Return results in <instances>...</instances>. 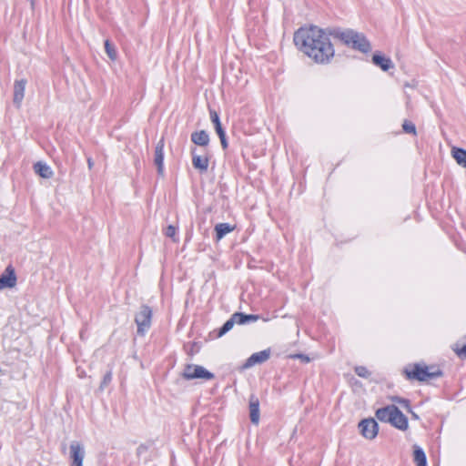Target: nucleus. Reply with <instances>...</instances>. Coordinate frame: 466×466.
<instances>
[{
  "label": "nucleus",
  "instance_id": "obj_1",
  "mask_svg": "<svg viewBox=\"0 0 466 466\" xmlns=\"http://www.w3.org/2000/svg\"><path fill=\"white\" fill-rule=\"evenodd\" d=\"M293 41L299 51L317 64H327L334 56V47L329 35L316 25L298 29Z\"/></svg>",
  "mask_w": 466,
  "mask_h": 466
},
{
  "label": "nucleus",
  "instance_id": "obj_2",
  "mask_svg": "<svg viewBox=\"0 0 466 466\" xmlns=\"http://www.w3.org/2000/svg\"><path fill=\"white\" fill-rule=\"evenodd\" d=\"M331 35L339 39L344 45L358 50L363 54H368L371 50V45L364 34L352 29L339 30L335 29Z\"/></svg>",
  "mask_w": 466,
  "mask_h": 466
},
{
  "label": "nucleus",
  "instance_id": "obj_3",
  "mask_svg": "<svg viewBox=\"0 0 466 466\" xmlns=\"http://www.w3.org/2000/svg\"><path fill=\"white\" fill-rule=\"evenodd\" d=\"M376 417L379 420L390 422L400 431H406L409 427L407 417L395 405H389L377 410Z\"/></svg>",
  "mask_w": 466,
  "mask_h": 466
},
{
  "label": "nucleus",
  "instance_id": "obj_4",
  "mask_svg": "<svg viewBox=\"0 0 466 466\" xmlns=\"http://www.w3.org/2000/svg\"><path fill=\"white\" fill-rule=\"evenodd\" d=\"M404 373L409 380H415L418 381H427L441 376L440 369L421 364L407 366L404 370Z\"/></svg>",
  "mask_w": 466,
  "mask_h": 466
},
{
  "label": "nucleus",
  "instance_id": "obj_5",
  "mask_svg": "<svg viewBox=\"0 0 466 466\" xmlns=\"http://www.w3.org/2000/svg\"><path fill=\"white\" fill-rule=\"evenodd\" d=\"M182 376L188 380L195 379L209 380L214 378V374L207 370L204 367L194 364L187 365L184 369Z\"/></svg>",
  "mask_w": 466,
  "mask_h": 466
},
{
  "label": "nucleus",
  "instance_id": "obj_6",
  "mask_svg": "<svg viewBox=\"0 0 466 466\" xmlns=\"http://www.w3.org/2000/svg\"><path fill=\"white\" fill-rule=\"evenodd\" d=\"M359 429L361 435L368 440H373L379 431L378 423L371 418L362 420L359 423Z\"/></svg>",
  "mask_w": 466,
  "mask_h": 466
},
{
  "label": "nucleus",
  "instance_id": "obj_7",
  "mask_svg": "<svg viewBox=\"0 0 466 466\" xmlns=\"http://www.w3.org/2000/svg\"><path fill=\"white\" fill-rule=\"evenodd\" d=\"M70 459L72 461L71 466H83L85 458V448L79 441H72L70 444Z\"/></svg>",
  "mask_w": 466,
  "mask_h": 466
},
{
  "label": "nucleus",
  "instance_id": "obj_8",
  "mask_svg": "<svg viewBox=\"0 0 466 466\" xmlns=\"http://www.w3.org/2000/svg\"><path fill=\"white\" fill-rule=\"evenodd\" d=\"M270 357V350H264L256 353H253L243 364L242 369L247 370L257 364L266 362Z\"/></svg>",
  "mask_w": 466,
  "mask_h": 466
},
{
  "label": "nucleus",
  "instance_id": "obj_9",
  "mask_svg": "<svg viewBox=\"0 0 466 466\" xmlns=\"http://www.w3.org/2000/svg\"><path fill=\"white\" fill-rule=\"evenodd\" d=\"M164 147L165 141L162 137L157 143L154 154V163L157 166V173L161 176L164 174Z\"/></svg>",
  "mask_w": 466,
  "mask_h": 466
},
{
  "label": "nucleus",
  "instance_id": "obj_10",
  "mask_svg": "<svg viewBox=\"0 0 466 466\" xmlns=\"http://www.w3.org/2000/svg\"><path fill=\"white\" fill-rule=\"evenodd\" d=\"M16 284V276L14 268L8 266L5 272L0 276V289L5 288H13Z\"/></svg>",
  "mask_w": 466,
  "mask_h": 466
},
{
  "label": "nucleus",
  "instance_id": "obj_11",
  "mask_svg": "<svg viewBox=\"0 0 466 466\" xmlns=\"http://www.w3.org/2000/svg\"><path fill=\"white\" fill-rule=\"evenodd\" d=\"M192 154V165L193 167L199 170L201 173L206 172L208 168L209 159L207 156L198 155L196 153V148L191 150Z\"/></svg>",
  "mask_w": 466,
  "mask_h": 466
},
{
  "label": "nucleus",
  "instance_id": "obj_12",
  "mask_svg": "<svg viewBox=\"0 0 466 466\" xmlns=\"http://www.w3.org/2000/svg\"><path fill=\"white\" fill-rule=\"evenodd\" d=\"M25 85L26 80L25 79H20L15 80L14 84V103L16 105L17 107L21 106V103L25 96Z\"/></svg>",
  "mask_w": 466,
  "mask_h": 466
},
{
  "label": "nucleus",
  "instance_id": "obj_13",
  "mask_svg": "<svg viewBox=\"0 0 466 466\" xmlns=\"http://www.w3.org/2000/svg\"><path fill=\"white\" fill-rule=\"evenodd\" d=\"M372 62L385 72L394 67V65L390 57L381 56L380 54H374L372 56Z\"/></svg>",
  "mask_w": 466,
  "mask_h": 466
},
{
  "label": "nucleus",
  "instance_id": "obj_14",
  "mask_svg": "<svg viewBox=\"0 0 466 466\" xmlns=\"http://www.w3.org/2000/svg\"><path fill=\"white\" fill-rule=\"evenodd\" d=\"M249 416L252 423L258 424L259 422V401L254 396H251L249 400Z\"/></svg>",
  "mask_w": 466,
  "mask_h": 466
},
{
  "label": "nucleus",
  "instance_id": "obj_15",
  "mask_svg": "<svg viewBox=\"0 0 466 466\" xmlns=\"http://www.w3.org/2000/svg\"><path fill=\"white\" fill-rule=\"evenodd\" d=\"M191 141L199 147H207L209 143V136L205 130L196 131L191 134Z\"/></svg>",
  "mask_w": 466,
  "mask_h": 466
},
{
  "label": "nucleus",
  "instance_id": "obj_16",
  "mask_svg": "<svg viewBox=\"0 0 466 466\" xmlns=\"http://www.w3.org/2000/svg\"><path fill=\"white\" fill-rule=\"evenodd\" d=\"M34 170L37 175H39L43 178H50L54 175V172L51 169V167L47 164L41 161L36 162L34 165Z\"/></svg>",
  "mask_w": 466,
  "mask_h": 466
},
{
  "label": "nucleus",
  "instance_id": "obj_17",
  "mask_svg": "<svg viewBox=\"0 0 466 466\" xmlns=\"http://www.w3.org/2000/svg\"><path fill=\"white\" fill-rule=\"evenodd\" d=\"M235 229L234 226L228 223H218L215 226L216 239L218 241L223 238L227 234Z\"/></svg>",
  "mask_w": 466,
  "mask_h": 466
},
{
  "label": "nucleus",
  "instance_id": "obj_18",
  "mask_svg": "<svg viewBox=\"0 0 466 466\" xmlns=\"http://www.w3.org/2000/svg\"><path fill=\"white\" fill-rule=\"evenodd\" d=\"M413 460L417 466H427L425 452L418 445H413Z\"/></svg>",
  "mask_w": 466,
  "mask_h": 466
},
{
  "label": "nucleus",
  "instance_id": "obj_19",
  "mask_svg": "<svg viewBox=\"0 0 466 466\" xmlns=\"http://www.w3.org/2000/svg\"><path fill=\"white\" fill-rule=\"evenodd\" d=\"M452 157L456 160V162L463 167H466V150L460 147H453L451 150Z\"/></svg>",
  "mask_w": 466,
  "mask_h": 466
},
{
  "label": "nucleus",
  "instance_id": "obj_20",
  "mask_svg": "<svg viewBox=\"0 0 466 466\" xmlns=\"http://www.w3.org/2000/svg\"><path fill=\"white\" fill-rule=\"evenodd\" d=\"M452 349L459 358L466 359V337L455 342Z\"/></svg>",
  "mask_w": 466,
  "mask_h": 466
},
{
  "label": "nucleus",
  "instance_id": "obj_21",
  "mask_svg": "<svg viewBox=\"0 0 466 466\" xmlns=\"http://www.w3.org/2000/svg\"><path fill=\"white\" fill-rule=\"evenodd\" d=\"M152 318V309L147 305L141 306L135 320H150Z\"/></svg>",
  "mask_w": 466,
  "mask_h": 466
},
{
  "label": "nucleus",
  "instance_id": "obj_22",
  "mask_svg": "<svg viewBox=\"0 0 466 466\" xmlns=\"http://www.w3.org/2000/svg\"><path fill=\"white\" fill-rule=\"evenodd\" d=\"M209 114H210L211 122L214 124L217 134L222 135L223 133H225V131L221 126V123H220L219 116L217 113V111L210 110Z\"/></svg>",
  "mask_w": 466,
  "mask_h": 466
},
{
  "label": "nucleus",
  "instance_id": "obj_23",
  "mask_svg": "<svg viewBox=\"0 0 466 466\" xmlns=\"http://www.w3.org/2000/svg\"><path fill=\"white\" fill-rule=\"evenodd\" d=\"M228 320H258V315H252V314H244L239 312H235L231 315V317L228 319Z\"/></svg>",
  "mask_w": 466,
  "mask_h": 466
},
{
  "label": "nucleus",
  "instance_id": "obj_24",
  "mask_svg": "<svg viewBox=\"0 0 466 466\" xmlns=\"http://www.w3.org/2000/svg\"><path fill=\"white\" fill-rule=\"evenodd\" d=\"M234 323L235 322H225L224 326L218 331L214 330L213 332H211L210 337L214 339L222 337L224 334H226L233 328Z\"/></svg>",
  "mask_w": 466,
  "mask_h": 466
},
{
  "label": "nucleus",
  "instance_id": "obj_25",
  "mask_svg": "<svg viewBox=\"0 0 466 466\" xmlns=\"http://www.w3.org/2000/svg\"><path fill=\"white\" fill-rule=\"evenodd\" d=\"M105 50L110 59L115 60L116 58L115 46L108 40L105 42Z\"/></svg>",
  "mask_w": 466,
  "mask_h": 466
},
{
  "label": "nucleus",
  "instance_id": "obj_26",
  "mask_svg": "<svg viewBox=\"0 0 466 466\" xmlns=\"http://www.w3.org/2000/svg\"><path fill=\"white\" fill-rule=\"evenodd\" d=\"M403 131L407 134L416 135V127L415 125L408 120H405L402 124Z\"/></svg>",
  "mask_w": 466,
  "mask_h": 466
},
{
  "label": "nucleus",
  "instance_id": "obj_27",
  "mask_svg": "<svg viewBox=\"0 0 466 466\" xmlns=\"http://www.w3.org/2000/svg\"><path fill=\"white\" fill-rule=\"evenodd\" d=\"M392 400L394 402L400 404L402 408L406 409L407 411L412 412L411 409H410V401L408 400L402 399V398H400V397H393Z\"/></svg>",
  "mask_w": 466,
  "mask_h": 466
},
{
  "label": "nucleus",
  "instance_id": "obj_28",
  "mask_svg": "<svg viewBox=\"0 0 466 466\" xmlns=\"http://www.w3.org/2000/svg\"><path fill=\"white\" fill-rule=\"evenodd\" d=\"M150 328V322H137V334L143 336Z\"/></svg>",
  "mask_w": 466,
  "mask_h": 466
},
{
  "label": "nucleus",
  "instance_id": "obj_29",
  "mask_svg": "<svg viewBox=\"0 0 466 466\" xmlns=\"http://www.w3.org/2000/svg\"><path fill=\"white\" fill-rule=\"evenodd\" d=\"M165 235L167 238H171L174 242L177 241V239L175 238V237L177 235V228L176 227H174L172 225H169L168 227H167V228L165 230Z\"/></svg>",
  "mask_w": 466,
  "mask_h": 466
},
{
  "label": "nucleus",
  "instance_id": "obj_30",
  "mask_svg": "<svg viewBox=\"0 0 466 466\" xmlns=\"http://www.w3.org/2000/svg\"><path fill=\"white\" fill-rule=\"evenodd\" d=\"M111 380H112V372L109 370L104 375V378L100 384V389L104 390L106 387H107L109 385Z\"/></svg>",
  "mask_w": 466,
  "mask_h": 466
},
{
  "label": "nucleus",
  "instance_id": "obj_31",
  "mask_svg": "<svg viewBox=\"0 0 466 466\" xmlns=\"http://www.w3.org/2000/svg\"><path fill=\"white\" fill-rule=\"evenodd\" d=\"M355 372L357 373V375L362 378H367L370 376V371L363 366L356 367Z\"/></svg>",
  "mask_w": 466,
  "mask_h": 466
},
{
  "label": "nucleus",
  "instance_id": "obj_32",
  "mask_svg": "<svg viewBox=\"0 0 466 466\" xmlns=\"http://www.w3.org/2000/svg\"><path fill=\"white\" fill-rule=\"evenodd\" d=\"M218 136L219 137L222 147L224 149L227 148L228 147V142H227V139H226V134L223 133L222 135H218Z\"/></svg>",
  "mask_w": 466,
  "mask_h": 466
},
{
  "label": "nucleus",
  "instance_id": "obj_33",
  "mask_svg": "<svg viewBox=\"0 0 466 466\" xmlns=\"http://www.w3.org/2000/svg\"><path fill=\"white\" fill-rule=\"evenodd\" d=\"M292 358H299L305 363H308L310 360V359L308 356L302 354L294 355L292 356Z\"/></svg>",
  "mask_w": 466,
  "mask_h": 466
},
{
  "label": "nucleus",
  "instance_id": "obj_34",
  "mask_svg": "<svg viewBox=\"0 0 466 466\" xmlns=\"http://www.w3.org/2000/svg\"><path fill=\"white\" fill-rule=\"evenodd\" d=\"M87 165L90 169L93 167L94 162H93L92 158H90V157L87 158Z\"/></svg>",
  "mask_w": 466,
  "mask_h": 466
},
{
  "label": "nucleus",
  "instance_id": "obj_35",
  "mask_svg": "<svg viewBox=\"0 0 466 466\" xmlns=\"http://www.w3.org/2000/svg\"><path fill=\"white\" fill-rule=\"evenodd\" d=\"M30 3H31V5L34 6L35 5V0H28Z\"/></svg>",
  "mask_w": 466,
  "mask_h": 466
}]
</instances>
